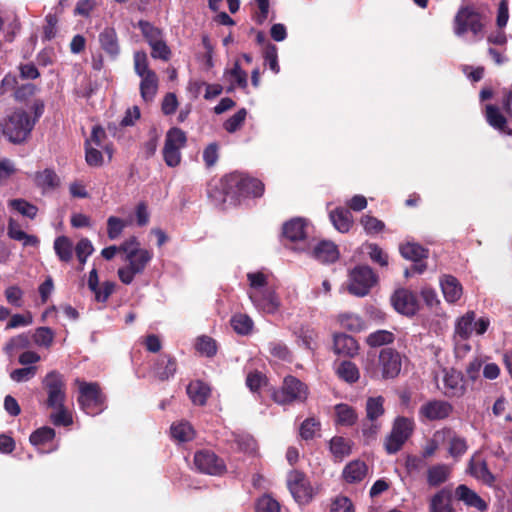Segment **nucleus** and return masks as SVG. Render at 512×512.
<instances>
[{
  "instance_id": "2eb2a0df",
  "label": "nucleus",
  "mask_w": 512,
  "mask_h": 512,
  "mask_svg": "<svg viewBox=\"0 0 512 512\" xmlns=\"http://www.w3.org/2000/svg\"><path fill=\"white\" fill-rule=\"evenodd\" d=\"M249 298L256 307L269 314L277 312L280 307V299L271 288L251 291L249 292Z\"/></svg>"
},
{
  "instance_id": "20e7f679",
  "label": "nucleus",
  "mask_w": 512,
  "mask_h": 512,
  "mask_svg": "<svg viewBox=\"0 0 512 512\" xmlns=\"http://www.w3.org/2000/svg\"><path fill=\"white\" fill-rule=\"evenodd\" d=\"M402 368V356L401 354L390 347H386L380 350L378 355V368L367 367V373L371 378H382V379H394L396 378Z\"/></svg>"
},
{
  "instance_id": "ea45409f",
  "label": "nucleus",
  "mask_w": 512,
  "mask_h": 512,
  "mask_svg": "<svg viewBox=\"0 0 512 512\" xmlns=\"http://www.w3.org/2000/svg\"><path fill=\"white\" fill-rule=\"evenodd\" d=\"M242 181V198L243 197H260L264 193V184L257 178L250 177L243 173Z\"/></svg>"
},
{
  "instance_id": "338daca9",
  "label": "nucleus",
  "mask_w": 512,
  "mask_h": 512,
  "mask_svg": "<svg viewBox=\"0 0 512 512\" xmlns=\"http://www.w3.org/2000/svg\"><path fill=\"white\" fill-rule=\"evenodd\" d=\"M151 55L154 59H159V60H162V61H167L169 60V56H170V49L169 47L166 45V43L160 39L154 41L152 44H151Z\"/></svg>"
},
{
  "instance_id": "a19ab883",
  "label": "nucleus",
  "mask_w": 512,
  "mask_h": 512,
  "mask_svg": "<svg viewBox=\"0 0 512 512\" xmlns=\"http://www.w3.org/2000/svg\"><path fill=\"white\" fill-rule=\"evenodd\" d=\"M382 428L381 421L368 420L364 418L361 423V433L365 445H370L377 439Z\"/></svg>"
},
{
  "instance_id": "1a4fd4ad",
  "label": "nucleus",
  "mask_w": 512,
  "mask_h": 512,
  "mask_svg": "<svg viewBox=\"0 0 512 512\" xmlns=\"http://www.w3.org/2000/svg\"><path fill=\"white\" fill-rule=\"evenodd\" d=\"M152 258L153 253L147 249H140L137 253L131 252L126 255L125 261L128 265L120 267L117 271L120 281L125 285L131 284L137 274L144 272Z\"/></svg>"
},
{
  "instance_id": "774afa93",
  "label": "nucleus",
  "mask_w": 512,
  "mask_h": 512,
  "mask_svg": "<svg viewBox=\"0 0 512 512\" xmlns=\"http://www.w3.org/2000/svg\"><path fill=\"white\" fill-rule=\"evenodd\" d=\"M330 512H354V506L348 497L340 495L333 500Z\"/></svg>"
},
{
  "instance_id": "cd10ccee",
  "label": "nucleus",
  "mask_w": 512,
  "mask_h": 512,
  "mask_svg": "<svg viewBox=\"0 0 512 512\" xmlns=\"http://www.w3.org/2000/svg\"><path fill=\"white\" fill-rule=\"evenodd\" d=\"M468 471L471 476L482 481L484 484L492 485L495 481V477L488 469L485 460L473 457L469 462Z\"/></svg>"
},
{
  "instance_id": "c756f323",
  "label": "nucleus",
  "mask_w": 512,
  "mask_h": 512,
  "mask_svg": "<svg viewBox=\"0 0 512 512\" xmlns=\"http://www.w3.org/2000/svg\"><path fill=\"white\" fill-rule=\"evenodd\" d=\"M99 42L101 48L111 57H115L119 54L120 49L118 44V38L114 28L106 27L99 34Z\"/></svg>"
},
{
  "instance_id": "f3484780",
  "label": "nucleus",
  "mask_w": 512,
  "mask_h": 512,
  "mask_svg": "<svg viewBox=\"0 0 512 512\" xmlns=\"http://www.w3.org/2000/svg\"><path fill=\"white\" fill-rule=\"evenodd\" d=\"M309 223L304 218L295 217L286 221L282 226V236L290 242H299L306 239Z\"/></svg>"
},
{
  "instance_id": "e433bc0d",
  "label": "nucleus",
  "mask_w": 512,
  "mask_h": 512,
  "mask_svg": "<svg viewBox=\"0 0 512 512\" xmlns=\"http://www.w3.org/2000/svg\"><path fill=\"white\" fill-rule=\"evenodd\" d=\"M35 183L43 190H52L59 186L60 179L53 169L46 168L43 171L36 172Z\"/></svg>"
},
{
  "instance_id": "79ce46f5",
  "label": "nucleus",
  "mask_w": 512,
  "mask_h": 512,
  "mask_svg": "<svg viewBox=\"0 0 512 512\" xmlns=\"http://www.w3.org/2000/svg\"><path fill=\"white\" fill-rule=\"evenodd\" d=\"M54 250L62 262H69L73 257V244L67 236H59L54 241Z\"/></svg>"
},
{
  "instance_id": "a211bd4d",
  "label": "nucleus",
  "mask_w": 512,
  "mask_h": 512,
  "mask_svg": "<svg viewBox=\"0 0 512 512\" xmlns=\"http://www.w3.org/2000/svg\"><path fill=\"white\" fill-rule=\"evenodd\" d=\"M333 351L338 356L354 357L358 354L359 344L357 340L345 333H335L333 335Z\"/></svg>"
},
{
  "instance_id": "bf43d9fd",
  "label": "nucleus",
  "mask_w": 512,
  "mask_h": 512,
  "mask_svg": "<svg viewBox=\"0 0 512 512\" xmlns=\"http://www.w3.org/2000/svg\"><path fill=\"white\" fill-rule=\"evenodd\" d=\"M125 223L122 219L110 216L107 220V234L111 240L117 239L125 228Z\"/></svg>"
},
{
  "instance_id": "9d476101",
  "label": "nucleus",
  "mask_w": 512,
  "mask_h": 512,
  "mask_svg": "<svg viewBox=\"0 0 512 512\" xmlns=\"http://www.w3.org/2000/svg\"><path fill=\"white\" fill-rule=\"evenodd\" d=\"M287 487L295 501L301 505L309 504L314 498V489L305 473L292 470L287 476Z\"/></svg>"
},
{
  "instance_id": "c03bdc74",
  "label": "nucleus",
  "mask_w": 512,
  "mask_h": 512,
  "mask_svg": "<svg viewBox=\"0 0 512 512\" xmlns=\"http://www.w3.org/2000/svg\"><path fill=\"white\" fill-rule=\"evenodd\" d=\"M342 328L351 332H360L365 328V322L356 314L344 313L338 316Z\"/></svg>"
},
{
  "instance_id": "e2e57ef3",
  "label": "nucleus",
  "mask_w": 512,
  "mask_h": 512,
  "mask_svg": "<svg viewBox=\"0 0 512 512\" xmlns=\"http://www.w3.org/2000/svg\"><path fill=\"white\" fill-rule=\"evenodd\" d=\"M163 159L167 166L176 167L181 162V149L172 148L170 146L163 147Z\"/></svg>"
},
{
  "instance_id": "ddd939ff",
  "label": "nucleus",
  "mask_w": 512,
  "mask_h": 512,
  "mask_svg": "<svg viewBox=\"0 0 512 512\" xmlns=\"http://www.w3.org/2000/svg\"><path fill=\"white\" fill-rule=\"evenodd\" d=\"M391 300L396 311L403 315L413 316L419 310L417 295L408 289L396 290Z\"/></svg>"
},
{
  "instance_id": "a18cd8bd",
  "label": "nucleus",
  "mask_w": 512,
  "mask_h": 512,
  "mask_svg": "<svg viewBox=\"0 0 512 512\" xmlns=\"http://www.w3.org/2000/svg\"><path fill=\"white\" fill-rule=\"evenodd\" d=\"M395 336L388 330H377L370 333L366 338V343L370 347H380L393 343Z\"/></svg>"
},
{
  "instance_id": "6ab92c4d",
  "label": "nucleus",
  "mask_w": 512,
  "mask_h": 512,
  "mask_svg": "<svg viewBox=\"0 0 512 512\" xmlns=\"http://www.w3.org/2000/svg\"><path fill=\"white\" fill-rule=\"evenodd\" d=\"M177 371V360L170 354H161L154 363L153 373L160 381H166Z\"/></svg>"
},
{
  "instance_id": "603ef678",
  "label": "nucleus",
  "mask_w": 512,
  "mask_h": 512,
  "mask_svg": "<svg viewBox=\"0 0 512 512\" xmlns=\"http://www.w3.org/2000/svg\"><path fill=\"white\" fill-rule=\"evenodd\" d=\"M321 423L314 417L305 419L299 429L300 437L303 440H312L316 433L320 431Z\"/></svg>"
},
{
  "instance_id": "6e6d98bb",
  "label": "nucleus",
  "mask_w": 512,
  "mask_h": 512,
  "mask_svg": "<svg viewBox=\"0 0 512 512\" xmlns=\"http://www.w3.org/2000/svg\"><path fill=\"white\" fill-rule=\"evenodd\" d=\"M269 353L282 361H289L291 359V352L286 344L280 341H273L268 344Z\"/></svg>"
},
{
  "instance_id": "c85d7f7f",
  "label": "nucleus",
  "mask_w": 512,
  "mask_h": 512,
  "mask_svg": "<svg viewBox=\"0 0 512 512\" xmlns=\"http://www.w3.org/2000/svg\"><path fill=\"white\" fill-rule=\"evenodd\" d=\"M476 317L474 311H467L455 323L454 337L462 341L468 340L473 334V323Z\"/></svg>"
},
{
  "instance_id": "412c9836",
  "label": "nucleus",
  "mask_w": 512,
  "mask_h": 512,
  "mask_svg": "<svg viewBox=\"0 0 512 512\" xmlns=\"http://www.w3.org/2000/svg\"><path fill=\"white\" fill-rule=\"evenodd\" d=\"M440 434L449 437L450 441L448 452L452 457L458 458L466 453L468 444L464 437L458 436L451 428L448 427L443 428L441 431H437L434 436L437 437Z\"/></svg>"
},
{
  "instance_id": "c9c22d12",
  "label": "nucleus",
  "mask_w": 512,
  "mask_h": 512,
  "mask_svg": "<svg viewBox=\"0 0 512 512\" xmlns=\"http://www.w3.org/2000/svg\"><path fill=\"white\" fill-rule=\"evenodd\" d=\"M400 254L407 260L419 262L428 258L429 250L420 244L407 242L400 246Z\"/></svg>"
},
{
  "instance_id": "5701e85b",
  "label": "nucleus",
  "mask_w": 512,
  "mask_h": 512,
  "mask_svg": "<svg viewBox=\"0 0 512 512\" xmlns=\"http://www.w3.org/2000/svg\"><path fill=\"white\" fill-rule=\"evenodd\" d=\"M315 259L322 263H333L339 258L337 246L331 241H320L312 250Z\"/></svg>"
},
{
  "instance_id": "b1692460",
  "label": "nucleus",
  "mask_w": 512,
  "mask_h": 512,
  "mask_svg": "<svg viewBox=\"0 0 512 512\" xmlns=\"http://www.w3.org/2000/svg\"><path fill=\"white\" fill-rule=\"evenodd\" d=\"M440 285L447 302L455 303L461 298L462 285L456 277L444 275L440 280Z\"/></svg>"
},
{
  "instance_id": "f03ea898",
  "label": "nucleus",
  "mask_w": 512,
  "mask_h": 512,
  "mask_svg": "<svg viewBox=\"0 0 512 512\" xmlns=\"http://www.w3.org/2000/svg\"><path fill=\"white\" fill-rule=\"evenodd\" d=\"M79 387L77 402L80 408L87 414L95 416L106 408V396L97 382H85L76 379Z\"/></svg>"
},
{
  "instance_id": "423d86ee",
  "label": "nucleus",
  "mask_w": 512,
  "mask_h": 512,
  "mask_svg": "<svg viewBox=\"0 0 512 512\" xmlns=\"http://www.w3.org/2000/svg\"><path fill=\"white\" fill-rule=\"evenodd\" d=\"M414 431V421L404 416L395 418L391 432L386 436L384 448L388 454L400 451Z\"/></svg>"
},
{
  "instance_id": "f257e3e1",
  "label": "nucleus",
  "mask_w": 512,
  "mask_h": 512,
  "mask_svg": "<svg viewBox=\"0 0 512 512\" xmlns=\"http://www.w3.org/2000/svg\"><path fill=\"white\" fill-rule=\"evenodd\" d=\"M35 119L23 109H15L0 122V133L12 144H22L30 136Z\"/></svg>"
},
{
  "instance_id": "4c0bfd02",
  "label": "nucleus",
  "mask_w": 512,
  "mask_h": 512,
  "mask_svg": "<svg viewBox=\"0 0 512 512\" xmlns=\"http://www.w3.org/2000/svg\"><path fill=\"white\" fill-rule=\"evenodd\" d=\"M385 399L383 396L369 397L366 400L365 412L366 419L380 421V417L385 414Z\"/></svg>"
},
{
  "instance_id": "473e14b6",
  "label": "nucleus",
  "mask_w": 512,
  "mask_h": 512,
  "mask_svg": "<svg viewBox=\"0 0 512 512\" xmlns=\"http://www.w3.org/2000/svg\"><path fill=\"white\" fill-rule=\"evenodd\" d=\"M336 424L346 427L355 425L358 421V414L352 406L340 403L335 406Z\"/></svg>"
},
{
  "instance_id": "7ed1b4c3",
  "label": "nucleus",
  "mask_w": 512,
  "mask_h": 512,
  "mask_svg": "<svg viewBox=\"0 0 512 512\" xmlns=\"http://www.w3.org/2000/svg\"><path fill=\"white\" fill-rule=\"evenodd\" d=\"M308 393V387L305 383L292 375H288L284 378L282 386L273 390L271 397L279 405H289L295 402H305Z\"/></svg>"
},
{
  "instance_id": "09e8293b",
  "label": "nucleus",
  "mask_w": 512,
  "mask_h": 512,
  "mask_svg": "<svg viewBox=\"0 0 512 512\" xmlns=\"http://www.w3.org/2000/svg\"><path fill=\"white\" fill-rule=\"evenodd\" d=\"M231 326L237 334L248 335L253 328L252 319L246 314H236L230 320Z\"/></svg>"
},
{
  "instance_id": "dca6fc26",
  "label": "nucleus",
  "mask_w": 512,
  "mask_h": 512,
  "mask_svg": "<svg viewBox=\"0 0 512 512\" xmlns=\"http://www.w3.org/2000/svg\"><path fill=\"white\" fill-rule=\"evenodd\" d=\"M443 385V393L448 398L462 397L466 391L462 373L453 368L444 370Z\"/></svg>"
},
{
  "instance_id": "0e129e2a",
  "label": "nucleus",
  "mask_w": 512,
  "mask_h": 512,
  "mask_svg": "<svg viewBox=\"0 0 512 512\" xmlns=\"http://www.w3.org/2000/svg\"><path fill=\"white\" fill-rule=\"evenodd\" d=\"M267 382L266 376L259 372H250L246 377V385L252 392H257Z\"/></svg>"
},
{
  "instance_id": "49530a36",
  "label": "nucleus",
  "mask_w": 512,
  "mask_h": 512,
  "mask_svg": "<svg viewBox=\"0 0 512 512\" xmlns=\"http://www.w3.org/2000/svg\"><path fill=\"white\" fill-rule=\"evenodd\" d=\"M187 143L186 133L178 127L170 128L165 137L164 146L182 149Z\"/></svg>"
},
{
  "instance_id": "4468645a",
  "label": "nucleus",
  "mask_w": 512,
  "mask_h": 512,
  "mask_svg": "<svg viewBox=\"0 0 512 512\" xmlns=\"http://www.w3.org/2000/svg\"><path fill=\"white\" fill-rule=\"evenodd\" d=\"M136 73L141 77L140 94L145 102L154 99L158 90V77L149 66H134Z\"/></svg>"
},
{
  "instance_id": "a878e982",
  "label": "nucleus",
  "mask_w": 512,
  "mask_h": 512,
  "mask_svg": "<svg viewBox=\"0 0 512 512\" xmlns=\"http://www.w3.org/2000/svg\"><path fill=\"white\" fill-rule=\"evenodd\" d=\"M368 467L364 461L353 460L349 462L343 469L342 476L349 483L361 482L367 475Z\"/></svg>"
},
{
  "instance_id": "37998d69",
  "label": "nucleus",
  "mask_w": 512,
  "mask_h": 512,
  "mask_svg": "<svg viewBox=\"0 0 512 512\" xmlns=\"http://www.w3.org/2000/svg\"><path fill=\"white\" fill-rule=\"evenodd\" d=\"M330 451L337 459H343L351 453V442L342 436H334L329 442Z\"/></svg>"
},
{
  "instance_id": "2f4dec72",
  "label": "nucleus",
  "mask_w": 512,
  "mask_h": 512,
  "mask_svg": "<svg viewBox=\"0 0 512 512\" xmlns=\"http://www.w3.org/2000/svg\"><path fill=\"white\" fill-rule=\"evenodd\" d=\"M187 394L193 404L204 406L210 396V388L204 382L197 380L187 386Z\"/></svg>"
},
{
  "instance_id": "bb28decb",
  "label": "nucleus",
  "mask_w": 512,
  "mask_h": 512,
  "mask_svg": "<svg viewBox=\"0 0 512 512\" xmlns=\"http://www.w3.org/2000/svg\"><path fill=\"white\" fill-rule=\"evenodd\" d=\"M485 116L488 124L494 129L512 136V129L508 127L506 117L500 112L497 106L492 104L487 105Z\"/></svg>"
},
{
  "instance_id": "6e6552de",
  "label": "nucleus",
  "mask_w": 512,
  "mask_h": 512,
  "mask_svg": "<svg viewBox=\"0 0 512 512\" xmlns=\"http://www.w3.org/2000/svg\"><path fill=\"white\" fill-rule=\"evenodd\" d=\"M377 279L371 267L358 265L350 271L348 292L357 297H364L377 283Z\"/></svg>"
},
{
  "instance_id": "3c124183",
  "label": "nucleus",
  "mask_w": 512,
  "mask_h": 512,
  "mask_svg": "<svg viewBox=\"0 0 512 512\" xmlns=\"http://www.w3.org/2000/svg\"><path fill=\"white\" fill-rule=\"evenodd\" d=\"M9 206L21 215L30 219H34L38 212V208L35 205L24 199H12L9 201Z\"/></svg>"
},
{
  "instance_id": "9b49d317",
  "label": "nucleus",
  "mask_w": 512,
  "mask_h": 512,
  "mask_svg": "<svg viewBox=\"0 0 512 512\" xmlns=\"http://www.w3.org/2000/svg\"><path fill=\"white\" fill-rule=\"evenodd\" d=\"M193 462L196 469L203 474L222 476L227 471L224 460L209 449L195 452Z\"/></svg>"
},
{
  "instance_id": "393cba45",
  "label": "nucleus",
  "mask_w": 512,
  "mask_h": 512,
  "mask_svg": "<svg viewBox=\"0 0 512 512\" xmlns=\"http://www.w3.org/2000/svg\"><path fill=\"white\" fill-rule=\"evenodd\" d=\"M429 512H455L451 491L443 488L435 493L429 502Z\"/></svg>"
},
{
  "instance_id": "58836bf2",
  "label": "nucleus",
  "mask_w": 512,
  "mask_h": 512,
  "mask_svg": "<svg viewBox=\"0 0 512 512\" xmlns=\"http://www.w3.org/2000/svg\"><path fill=\"white\" fill-rule=\"evenodd\" d=\"M336 374L340 379L351 384L357 382L360 378L358 367L355 363L348 360L342 361L338 365Z\"/></svg>"
},
{
  "instance_id": "72a5a7b5",
  "label": "nucleus",
  "mask_w": 512,
  "mask_h": 512,
  "mask_svg": "<svg viewBox=\"0 0 512 512\" xmlns=\"http://www.w3.org/2000/svg\"><path fill=\"white\" fill-rule=\"evenodd\" d=\"M330 219L334 227L341 233L348 232L353 224L352 214L345 208H336L331 211Z\"/></svg>"
},
{
  "instance_id": "5fc2aeb1",
  "label": "nucleus",
  "mask_w": 512,
  "mask_h": 512,
  "mask_svg": "<svg viewBox=\"0 0 512 512\" xmlns=\"http://www.w3.org/2000/svg\"><path fill=\"white\" fill-rule=\"evenodd\" d=\"M196 349L202 355L213 357L217 353L216 341L209 336H201L197 339Z\"/></svg>"
},
{
  "instance_id": "864d4df0",
  "label": "nucleus",
  "mask_w": 512,
  "mask_h": 512,
  "mask_svg": "<svg viewBox=\"0 0 512 512\" xmlns=\"http://www.w3.org/2000/svg\"><path fill=\"white\" fill-rule=\"evenodd\" d=\"M246 116L247 110L245 108L239 109L234 115H232L223 123V128L228 133H235L243 126Z\"/></svg>"
},
{
  "instance_id": "39448f33",
  "label": "nucleus",
  "mask_w": 512,
  "mask_h": 512,
  "mask_svg": "<svg viewBox=\"0 0 512 512\" xmlns=\"http://www.w3.org/2000/svg\"><path fill=\"white\" fill-rule=\"evenodd\" d=\"M483 15L473 6L466 5L459 8L454 20L453 31L457 36H463L470 31L475 37H482L484 24Z\"/></svg>"
},
{
  "instance_id": "de8ad7c7",
  "label": "nucleus",
  "mask_w": 512,
  "mask_h": 512,
  "mask_svg": "<svg viewBox=\"0 0 512 512\" xmlns=\"http://www.w3.org/2000/svg\"><path fill=\"white\" fill-rule=\"evenodd\" d=\"M55 438V430L44 426L33 431L29 437L30 443L34 446L44 445L52 442Z\"/></svg>"
},
{
  "instance_id": "f8f14e48",
  "label": "nucleus",
  "mask_w": 512,
  "mask_h": 512,
  "mask_svg": "<svg viewBox=\"0 0 512 512\" xmlns=\"http://www.w3.org/2000/svg\"><path fill=\"white\" fill-rule=\"evenodd\" d=\"M454 411V406L441 399H432L419 408L420 418L428 421H442L448 419Z\"/></svg>"
},
{
  "instance_id": "f704fd0d",
  "label": "nucleus",
  "mask_w": 512,
  "mask_h": 512,
  "mask_svg": "<svg viewBox=\"0 0 512 512\" xmlns=\"http://www.w3.org/2000/svg\"><path fill=\"white\" fill-rule=\"evenodd\" d=\"M450 476V468L446 464H437L427 470V483L431 487H438L445 483Z\"/></svg>"
},
{
  "instance_id": "aec40b11",
  "label": "nucleus",
  "mask_w": 512,
  "mask_h": 512,
  "mask_svg": "<svg viewBox=\"0 0 512 512\" xmlns=\"http://www.w3.org/2000/svg\"><path fill=\"white\" fill-rule=\"evenodd\" d=\"M457 500L462 501L466 506L476 508L478 511H485L487 503L468 486L461 484L455 489Z\"/></svg>"
},
{
  "instance_id": "4d7b16f0",
  "label": "nucleus",
  "mask_w": 512,
  "mask_h": 512,
  "mask_svg": "<svg viewBox=\"0 0 512 512\" xmlns=\"http://www.w3.org/2000/svg\"><path fill=\"white\" fill-rule=\"evenodd\" d=\"M53 339L54 333L49 327H39L33 335V340L38 346L50 347Z\"/></svg>"
},
{
  "instance_id": "8fccbe9b",
  "label": "nucleus",
  "mask_w": 512,
  "mask_h": 512,
  "mask_svg": "<svg viewBox=\"0 0 512 512\" xmlns=\"http://www.w3.org/2000/svg\"><path fill=\"white\" fill-rule=\"evenodd\" d=\"M171 435L180 442H187L193 439L194 430L188 422H180L171 426Z\"/></svg>"
},
{
  "instance_id": "0eeeda50",
  "label": "nucleus",
  "mask_w": 512,
  "mask_h": 512,
  "mask_svg": "<svg viewBox=\"0 0 512 512\" xmlns=\"http://www.w3.org/2000/svg\"><path fill=\"white\" fill-rule=\"evenodd\" d=\"M42 387L47 394L46 406L62 407L66 401V382L64 375L53 370L48 372L42 380Z\"/></svg>"
},
{
  "instance_id": "052dcab7",
  "label": "nucleus",
  "mask_w": 512,
  "mask_h": 512,
  "mask_svg": "<svg viewBox=\"0 0 512 512\" xmlns=\"http://www.w3.org/2000/svg\"><path fill=\"white\" fill-rule=\"evenodd\" d=\"M361 224L363 225L364 230L369 234L379 233L383 231L385 228V224L383 221L369 215L362 216Z\"/></svg>"
},
{
  "instance_id": "4be33fe9",
  "label": "nucleus",
  "mask_w": 512,
  "mask_h": 512,
  "mask_svg": "<svg viewBox=\"0 0 512 512\" xmlns=\"http://www.w3.org/2000/svg\"><path fill=\"white\" fill-rule=\"evenodd\" d=\"M224 186L228 190L230 197V204L237 205L242 198V181L243 173L232 172L223 176Z\"/></svg>"
},
{
  "instance_id": "13d9d810",
  "label": "nucleus",
  "mask_w": 512,
  "mask_h": 512,
  "mask_svg": "<svg viewBox=\"0 0 512 512\" xmlns=\"http://www.w3.org/2000/svg\"><path fill=\"white\" fill-rule=\"evenodd\" d=\"M57 410L51 415V421L56 426H70L73 423L72 415L66 410L65 404L62 407H50Z\"/></svg>"
},
{
  "instance_id": "7c9ffc66",
  "label": "nucleus",
  "mask_w": 512,
  "mask_h": 512,
  "mask_svg": "<svg viewBox=\"0 0 512 512\" xmlns=\"http://www.w3.org/2000/svg\"><path fill=\"white\" fill-rule=\"evenodd\" d=\"M228 190L224 186L223 177L218 181L211 182L207 187L208 198L216 206H223L225 203L230 204V197L228 196Z\"/></svg>"
},
{
  "instance_id": "680f3d73",
  "label": "nucleus",
  "mask_w": 512,
  "mask_h": 512,
  "mask_svg": "<svg viewBox=\"0 0 512 512\" xmlns=\"http://www.w3.org/2000/svg\"><path fill=\"white\" fill-rule=\"evenodd\" d=\"M257 512H280V504L269 495H264L258 499L256 504Z\"/></svg>"
},
{
  "instance_id": "69168bd1",
  "label": "nucleus",
  "mask_w": 512,
  "mask_h": 512,
  "mask_svg": "<svg viewBox=\"0 0 512 512\" xmlns=\"http://www.w3.org/2000/svg\"><path fill=\"white\" fill-rule=\"evenodd\" d=\"M37 87L32 83H24L18 85L13 96L18 102H26L30 97L36 93Z\"/></svg>"
}]
</instances>
